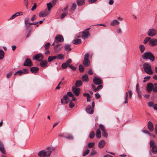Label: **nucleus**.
Listing matches in <instances>:
<instances>
[{
    "instance_id": "1",
    "label": "nucleus",
    "mask_w": 157,
    "mask_h": 157,
    "mask_svg": "<svg viewBox=\"0 0 157 157\" xmlns=\"http://www.w3.org/2000/svg\"><path fill=\"white\" fill-rule=\"evenodd\" d=\"M48 151L41 150L38 153V155L40 157H49L53 149L50 147L48 148Z\"/></svg>"
},
{
    "instance_id": "2",
    "label": "nucleus",
    "mask_w": 157,
    "mask_h": 157,
    "mask_svg": "<svg viewBox=\"0 0 157 157\" xmlns=\"http://www.w3.org/2000/svg\"><path fill=\"white\" fill-rule=\"evenodd\" d=\"M142 58L144 59H149L152 62L154 60L155 57L153 54L150 52H145L142 56Z\"/></svg>"
},
{
    "instance_id": "3",
    "label": "nucleus",
    "mask_w": 157,
    "mask_h": 157,
    "mask_svg": "<svg viewBox=\"0 0 157 157\" xmlns=\"http://www.w3.org/2000/svg\"><path fill=\"white\" fill-rule=\"evenodd\" d=\"M150 145L151 147V151L153 154H156L157 153V146L154 140H151L150 142Z\"/></svg>"
},
{
    "instance_id": "4",
    "label": "nucleus",
    "mask_w": 157,
    "mask_h": 157,
    "mask_svg": "<svg viewBox=\"0 0 157 157\" xmlns=\"http://www.w3.org/2000/svg\"><path fill=\"white\" fill-rule=\"evenodd\" d=\"M89 54L86 53L84 56V59L83 61V64L86 67H88L90 65V62L88 59Z\"/></svg>"
},
{
    "instance_id": "5",
    "label": "nucleus",
    "mask_w": 157,
    "mask_h": 157,
    "mask_svg": "<svg viewBox=\"0 0 157 157\" xmlns=\"http://www.w3.org/2000/svg\"><path fill=\"white\" fill-rule=\"evenodd\" d=\"M104 126L102 124H100L99 126V128L97 129L95 134V136L96 137L98 138H100L101 136V131L103 130Z\"/></svg>"
},
{
    "instance_id": "6",
    "label": "nucleus",
    "mask_w": 157,
    "mask_h": 157,
    "mask_svg": "<svg viewBox=\"0 0 157 157\" xmlns=\"http://www.w3.org/2000/svg\"><path fill=\"white\" fill-rule=\"evenodd\" d=\"M156 30L153 28L149 29L147 32V34L148 36L151 37L154 36L156 35Z\"/></svg>"
},
{
    "instance_id": "7",
    "label": "nucleus",
    "mask_w": 157,
    "mask_h": 157,
    "mask_svg": "<svg viewBox=\"0 0 157 157\" xmlns=\"http://www.w3.org/2000/svg\"><path fill=\"white\" fill-rule=\"evenodd\" d=\"M44 58V56L41 53H38L34 55L33 57V59L37 61H40Z\"/></svg>"
},
{
    "instance_id": "8",
    "label": "nucleus",
    "mask_w": 157,
    "mask_h": 157,
    "mask_svg": "<svg viewBox=\"0 0 157 157\" xmlns=\"http://www.w3.org/2000/svg\"><path fill=\"white\" fill-rule=\"evenodd\" d=\"M33 65L32 61L30 59H26L23 64V65L25 66L31 67Z\"/></svg>"
},
{
    "instance_id": "9",
    "label": "nucleus",
    "mask_w": 157,
    "mask_h": 157,
    "mask_svg": "<svg viewBox=\"0 0 157 157\" xmlns=\"http://www.w3.org/2000/svg\"><path fill=\"white\" fill-rule=\"evenodd\" d=\"M94 83L96 85L102 84L103 83L102 81L100 78L95 77L93 79Z\"/></svg>"
},
{
    "instance_id": "10",
    "label": "nucleus",
    "mask_w": 157,
    "mask_h": 157,
    "mask_svg": "<svg viewBox=\"0 0 157 157\" xmlns=\"http://www.w3.org/2000/svg\"><path fill=\"white\" fill-rule=\"evenodd\" d=\"M72 90L73 93L76 96L79 95L80 92V88H76L75 86H73L72 87Z\"/></svg>"
},
{
    "instance_id": "11",
    "label": "nucleus",
    "mask_w": 157,
    "mask_h": 157,
    "mask_svg": "<svg viewBox=\"0 0 157 157\" xmlns=\"http://www.w3.org/2000/svg\"><path fill=\"white\" fill-rule=\"evenodd\" d=\"M55 40H56L57 43L58 42H63L64 41V39L62 35L58 34L56 36Z\"/></svg>"
},
{
    "instance_id": "12",
    "label": "nucleus",
    "mask_w": 157,
    "mask_h": 157,
    "mask_svg": "<svg viewBox=\"0 0 157 157\" xmlns=\"http://www.w3.org/2000/svg\"><path fill=\"white\" fill-rule=\"evenodd\" d=\"M149 44L152 46L157 45V39L153 38L151 39L149 42Z\"/></svg>"
},
{
    "instance_id": "13",
    "label": "nucleus",
    "mask_w": 157,
    "mask_h": 157,
    "mask_svg": "<svg viewBox=\"0 0 157 157\" xmlns=\"http://www.w3.org/2000/svg\"><path fill=\"white\" fill-rule=\"evenodd\" d=\"M49 13V12L47 11H43L40 12L38 14L39 16L40 17H43L47 16Z\"/></svg>"
},
{
    "instance_id": "14",
    "label": "nucleus",
    "mask_w": 157,
    "mask_h": 157,
    "mask_svg": "<svg viewBox=\"0 0 157 157\" xmlns=\"http://www.w3.org/2000/svg\"><path fill=\"white\" fill-rule=\"evenodd\" d=\"M90 34L88 32L86 31V30H84L82 32V39H85L90 35Z\"/></svg>"
},
{
    "instance_id": "15",
    "label": "nucleus",
    "mask_w": 157,
    "mask_h": 157,
    "mask_svg": "<svg viewBox=\"0 0 157 157\" xmlns=\"http://www.w3.org/2000/svg\"><path fill=\"white\" fill-rule=\"evenodd\" d=\"M153 85L151 83H148L147 85V90L148 92H150L153 90Z\"/></svg>"
},
{
    "instance_id": "16",
    "label": "nucleus",
    "mask_w": 157,
    "mask_h": 157,
    "mask_svg": "<svg viewBox=\"0 0 157 157\" xmlns=\"http://www.w3.org/2000/svg\"><path fill=\"white\" fill-rule=\"evenodd\" d=\"M86 112L90 114H92L94 113V109L90 106H88L86 109Z\"/></svg>"
},
{
    "instance_id": "17",
    "label": "nucleus",
    "mask_w": 157,
    "mask_h": 157,
    "mask_svg": "<svg viewBox=\"0 0 157 157\" xmlns=\"http://www.w3.org/2000/svg\"><path fill=\"white\" fill-rule=\"evenodd\" d=\"M40 65L41 67L44 68L47 66L48 62L47 60H42L40 61Z\"/></svg>"
},
{
    "instance_id": "18",
    "label": "nucleus",
    "mask_w": 157,
    "mask_h": 157,
    "mask_svg": "<svg viewBox=\"0 0 157 157\" xmlns=\"http://www.w3.org/2000/svg\"><path fill=\"white\" fill-rule=\"evenodd\" d=\"M149 130L151 132H152L154 130L153 126L152 123L151 121H149L147 125Z\"/></svg>"
},
{
    "instance_id": "19",
    "label": "nucleus",
    "mask_w": 157,
    "mask_h": 157,
    "mask_svg": "<svg viewBox=\"0 0 157 157\" xmlns=\"http://www.w3.org/2000/svg\"><path fill=\"white\" fill-rule=\"evenodd\" d=\"M0 151L3 154L5 153V150L2 142L0 141Z\"/></svg>"
},
{
    "instance_id": "20",
    "label": "nucleus",
    "mask_w": 157,
    "mask_h": 157,
    "mask_svg": "<svg viewBox=\"0 0 157 157\" xmlns=\"http://www.w3.org/2000/svg\"><path fill=\"white\" fill-rule=\"evenodd\" d=\"M105 144V142L104 140H101L98 143V146L100 148L104 147Z\"/></svg>"
},
{
    "instance_id": "21",
    "label": "nucleus",
    "mask_w": 157,
    "mask_h": 157,
    "mask_svg": "<svg viewBox=\"0 0 157 157\" xmlns=\"http://www.w3.org/2000/svg\"><path fill=\"white\" fill-rule=\"evenodd\" d=\"M39 69L37 67H32L30 69V71L33 73H36L38 71Z\"/></svg>"
},
{
    "instance_id": "22",
    "label": "nucleus",
    "mask_w": 157,
    "mask_h": 157,
    "mask_svg": "<svg viewBox=\"0 0 157 157\" xmlns=\"http://www.w3.org/2000/svg\"><path fill=\"white\" fill-rule=\"evenodd\" d=\"M81 42V40L80 39L75 38L72 41L73 44H78Z\"/></svg>"
},
{
    "instance_id": "23",
    "label": "nucleus",
    "mask_w": 157,
    "mask_h": 157,
    "mask_svg": "<svg viewBox=\"0 0 157 157\" xmlns=\"http://www.w3.org/2000/svg\"><path fill=\"white\" fill-rule=\"evenodd\" d=\"M76 3L78 6H81L84 4L85 2L84 0H77Z\"/></svg>"
},
{
    "instance_id": "24",
    "label": "nucleus",
    "mask_w": 157,
    "mask_h": 157,
    "mask_svg": "<svg viewBox=\"0 0 157 157\" xmlns=\"http://www.w3.org/2000/svg\"><path fill=\"white\" fill-rule=\"evenodd\" d=\"M63 98L64 100L65 101V103L66 104H67L69 102L71 101V99L68 97L67 95L64 96Z\"/></svg>"
},
{
    "instance_id": "25",
    "label": "nucleus",
    "mask_w": 157,
    "mask_h": 157,
    "mask_svg": "<svg viewBox=\"0 0 157 157\" xmlns=\"http://www.w3.org/2000/svg\"><path fill=\"white\" fill-rule=\"evenodd\" d=\"M144 71L149 75H151L153 73L151 68H147L144 69Z\"/></svg>"
},
{
    "instance_id": "26",
    "label": "nucleus",
    "mask_w": 157,
    "mask_h": 157,
    "mask_svg": "<svg viewBox=\"0 0 157 157\" xmlns=\"http://www.w3.org/2000/svg\"><path fill=\"white\" fill-rule=\"evenodd\" d=\"M120 22L117 20H114L111 21L110 23V25L112 26H115L116 25H118L119 24Z\"/></svg>"
},
{
    "instance_id": "27",
    "label": "nucleus",
    "mask_w": 157,
    "mask_h": 157,
    "mask_svg": "<svg viewBox=\"0 0 157 157\" xmlns=\"http://www.w3.org/2000/svg\"><path fill=\"white\" fill-rule=\"evenodd\" d=\"M82 79L84 82H88L89 79L88 75L87 74L84 75L82 77Z\"/></svg>"
},
{
    "instance_id": "28",
    "label": "nucleus",
    "mask_w": 157,
    "mask_h": 157,
    "mask_svg": "<svg viewBox=\"0 0 157 157\" xmlns=\"http://www.w3.org/2000/svg\"><path fill=\"white\" fill-rule=\"evenodd\" d=\"M143 66L144 69H145V68H151L150 64L147 63H145L143 64Z\"/></svg>"
},
{
    "instance_id": "29",
    "label": "nucleus",
    "mask_w": 157,
    "mask_h": 157,
    "mask_svg": "<svg viewBox=\"0 0 157 157\" xmlns=\"http://www.w3.org/2000/svg\"><path fill=\"white\" fill-rule=\"evenodd\" d=\"M64 50L66 51H67L68 52L71 50V45L70 44H66L64 46Z\"/></svg>"
},
{
    "instance_id": "30",
    "label": "nucleus",
    "mask_w": 157,
    "mask_h": 157,
    "mask_svg": "<svg viewBox=\"0 0 157 157\" xmlns=\"http://www.w3.org/2000/svg\"><path fill=\"white\" fill-rule=\"evenodd\" d=\"M82 85V82L81 80H78L76 81L75 86L77 87L80 86Z\"/></svg>"
},
{
    "instance_id": "31",
    "label": "nucleus",
    "mask_w": 157,
    "mask_h": 157,
    "mask_svg": "<svg viewBox=\"0 0 157 157\" xmlns=\"http://www.w3.org/2000/svg\"><path fill=\"white\" fill-rule=\"evenodd\" d=\"M56 59H62L64 58V55L61 54H58L56 56Z\"/></svg>"
},
{
    "instance_id": "32",
    "label": "nucleus",
    "mask_w": 157,
    "mask_h": 157,
    "mask_svg": "<svg viewBox=\"0 0 157 157\" xmlns=\"http://www.w3.org/2000/svg\"><path fill=\"white\" fill-rule=\"evenodd\" d=\"M56 59V56H49L48 58V61L49 62L54 60Z\"/></svg>"
},
{
    "instance_id": "33",
    "label": "nucleus",
    "mask_w": 157,
    "mask_h": 157,
    "mask_svg": "<svg viewBox=\"0 0 157 157\" xmlns=\"http://www.w3.org/2000/svg\"><path fill=\"white\" fill-rule=\"evenodd\" d=\"M60 45L59 44L56 45L54 47L55 51L56 52L58 51H60L61 48L60 47Z\"/></svg>"
},
{
    "instance_id": "34",
    "label": "nucleus",
    "mask_w": 157,
    "mask_h": 157,
    "mask_svg": "<svg viewBox=\"0 0 157 157\" xmlns=\"http://www.w3.org/2000/svg\"><path fill=\"white\" fill-rule=\"evenodd\" d=\"M95 136V133L94 131H91L90 133L89 137L90 139L94 138Z\"/></svg>"
},
{
    "instance_id": "35",
    "label": "nucleus",
    "mask_w": 157,
    "mask_h": 157,
    "mask_svg": "<svg viewBox=\"0 0 157 157\" xmlns=\"http://www.w3.org/2000/svg\"><path fill=\"white\" fill-rule=\"evenodd\" d=\"M101 131H102V136L106 138L108 136V134L107 132L105 131V128L104 127L103 130H101Z\"/></svg>"
},
{
    "instance_id": "36",
    "label": "nucleus",
    "mask_w": 157,
    "mask_h": 157,
    "mask_svg": "<svg viewBox=\"0 0 157 157\" xmlns=\"http://www.w3.org/2000/svg\"><path fill=\"white\" fill-rule=\"evenodd\" d=\"M4 56V51L2 50H0V59H2Z\"/></svg>"
},
{
    "instance_id": "37",
    "label": "nucleus",
    "mask_w": 157,
    "mask_h": 157,
    "mask_svg": "<svg viewBox=\"0 0 157 157\" xmlns=\"http://www.w3.org/2000/svg\"><path fill=\"white\" fill-rule=\"evenodd\" d=\"M102 88L103 86L101 84H99L97 88L94 89V92H96L102 89Z\"/></svg>"
},
{
    "instance_id": "38",
    "label": "nucleus",
    "mask_w": 157,
    "mask_h": 157,
    "mask_svg": "<svg viewBox=\"0 0 157 157\" xmlns=\"http://www.w3.org/2000/svg\"><path fill=\"white\" fill-rule=\"evenodd\" d=\"M139 48L141 52L142 53L144 52L145 49L144 46L143 45H140L139 46Z\"/></svg>"
},
{
    "instance_id": "39",
    "label": "nucleus",
    "mask_w": 157,
    "mask_h": 157,
    "mask_svg": "<svg viewBox=\"0 0 157 157\" xmlns=\"http://www.w3.org/2000/svg\"><path fill=\"white\" fill-rule=\"evenodd\" d=\"M29 20V18L28 17L25 18L24 19V23L25 25V26L27 29H28V27L27 26V25L28 24V21Z\"/></svg>"
},
{
    "instance_id": "40",
    "label": "nucleus",
    "mask_w": 157,
    "mask_h": 157,
    "mask_svg": "<svg viewBox=\"0 0 157 157\" xmlns=\"http://www.w3.org/2000/svg\"><path fill=\"white\" fill-rule=\"evenodd\" d=\"M90 150L89 149L85 150L83 152L82 156H84L88 154L90 152Z\"/></svg>"
},
{
    "instance_id": "41",
    "label": "nucleus",
    "mask_w": 157,
    "mask_h": 157,
    "mask_svg": "<svg viewBox=\"0 0 157 157\" xmlns=\"http://www.w3.org/2000/svg\"><path fill=\"white\" fill-rule=\"evenodd\" d=\"M153 91L154 92H157V84L156 83L153 84Z\"/></svg>"
},
{
    "instance_id": "42",
    "label": "nucleus",
    "mask_w": 157,
    "mask_h": 157,
    "mask_svg": "<svg viewBox=\"0 0 157 157\" xmlns=\"http://www.w3.org/2000/svg\"><path fill=\"white\" fill-rule=\"evenodd\" d=\"M47 4L48 8V10L49 11L51 10L53 6L52 4L51 3V2L48 3H47Z\"/></svg>"
},
{
    "instance_id": "43",
    "label": "nucleus",
    "mask_w": 157,
    "mask_h": 157,
    "mask_svg": "<svg viewBox=\"0 0 157 157\" xmlns=\"http://www.w3.org/2000/svg\"><path fill=\"white\" fill-rule=\"evenodd\" d=\"M79 69L80 72H82L84 71V67L83 65L80 64L79 67Z\"/></svg>"
},
{
    "instance_id": "44",
    "label": "nucleus",
    "mask_w": 157,
    "mask_h": 157,
    "mask_svg": "<svg viewBox=\"0 0 157 157\" xmlns=\"http://www.w3.org/2000/svg\"><path fill=\"white\" fill-rule=\"evenodd\" d=\"M23 74V72L22 71V70H20L17 71L16 72H15L14 74V75H17L19 76Z\"/></svg>"
},
{
    "instance_id": "45",
    "label": "nucleus",
    "mask_w": 157,
    "mask_h": 157,
    "mask_svg": "<svg viewBox=\"0 0 157 157\" xmlns=\"http://www.w3.org/2000/svg\"><path fill=\"white\" fill-rule=\"evenodd\" d=\"M151 39V38L150 37H146L144 41V44H147L148 42H149V41Z\"/></svg>"
},
{
    "instance_id": "46",
    "label": "nucleus",
    "mask_w": 157,
    "mask_h": 157,
    "mask_svg": "<svg viewBox=\"0 0 157 157\" xmlns=\"http://www.w3.org/2000/svg\"><path fill=\"white\" fill-rule=\"evenodd\" d=\"M76 7H77V5L75 3H73L72 5L71 10V11H74L76 8Z\"/></svg>"
},
{
    "instance_id": "47",
    "label": "nucleus",
    "mask_w": 157,
    "mask_h": 157,
    "mask_svg": "<svg viewBox=\"0 0 157 157\" xmlns=\"http://www.w3.org/2000/svg\"><path fill=\"white\" fill-rule=\"evenodd\" d=\"M151 77L150 76H146L144 77L143 82H146L148 81L150 78Z\"/></svg>"
},
{
    "instance_id": "48",
    "label": "nucleus",
    "mask_w": 157,
    "mask_h": 157,
    "mask_svg": "<svg viewBox=\"0 0 157 157\" xmlns=\"http://www.w3.org/2000/svg\"><path fill=\"white\" fill-rule=\"evenodd\" d=\"M69 66L66 63H64L62 64L61 67L63 69H65Z\"/></svg>"
},
{
    "instance_id": "49",
    "label": "nucleus",
    "mask_w": 157,
    "mask_h": 157,
    "mask_svg": "<svg viewBox=\"0 0 157 157\" xmlns=\"http://www.w3.org/2000/svg\"><path fill=\"white\" fill-rule=\"evenodd\" d=\"M65 138L68 139L72 140L73 138V137L71 135H68L67 136H65Z\"/></svg>"
},
{
    "instance_id": "50",
    "label": "nucleus",
    "mask_w": 157,
    "mask_h": 157,
    "mask_svg": "<svg viewBox=\"0 0 157 157\" xmlns=\"http://www.w3.org/2000/svg\"><path fill=\"white\" fill-rule=\"evenodd\" d=\"M50 44L48 42L47 43L44 45V48L45 50H47L49 47L50 46Z\"/></svg>"
},
{
    "instance_id": "51",
    "label": "nucleus",
    "mask_w": 157,
    "mask_h": 157,
    "mask_svg": "<svg viewBox=\"0 0 157 157\" xmlns=\"http://www.w3.org/2000/svg\"><path fill=\"white\" fill-rule=\"evenodd\" d=\"M94 145H95L94 143V142L90 143L88 144V146L89 147L92 148L94 146Z\"/></svg>"
},
{
    "instance_id": "52",
    "label": "nucleus",
    "mask_w": 157,
    "mask_h": 157,
    "mask_svg": "<svg viewBox=\"0 0 157 157\" xmlns=\"http://www.w3.org/2000/svg\"><path fill=\"white\" fill-rule=\"evenodd\" d=\"M24 3L27 9H28V0H24Z\"/></svg>"
},
{
    "instance_id": "53",
    "label": "nucleus",
    "mask_w": 157,
    "mask_h": 157,
    "mask_svg": "<svg viewBox=\"0 0 157 157\" xmlns=\"http://www.w3.org/2000/svg\"><path fill=\"white\" fill-rule=\"evenodd\" d=\"M136 90L137 91V94H139L141 93V92L140 91V89L139 88V84H137L136 85Z\"/></svg>"
},
{
    "instance_id": "54",
    "label": "nucleus",
    "mask_w": 157,
    "mask_h": 157,
    "mask_svg": "<svg viewBox=\"0 0 157 157\" xmlns=\"http://www.w3.org/2000/svg\"><path fill=\"white\" fill-rule=\"evenodd\" d=\"M69 67L73 71H75L76 70V68L75 66H72L71 65H69Z\"/></svg>"
},
{
    "instance_id": "55",
    "label": "nucleus",
    "mask_w": 157,
    "mask_h": 157,
    "mask_svg": "<svg viewBox=\"0 0 157 157\" xmlns=\"http://www.w3.org/2000/svg\"><path fill=\"white\" fill-rule=\"evenodd\" d=\"M128 93L129 94V97L130 98H131L132 96V91L130 90H128Z\"/></svg>"
},
{
    "instance_id": "56",
    "label": "nucleus",
    "mask_w": 157,
    "mask_h": 157,
    "mask_svg": "<svg viewBox=\"0 0 157 157\" xmlns=\"http://www.w3.org/2000/svg\"><path fill=\"white\" fill-rule=\"evenodd\" d=\"M67 94L68 96L70 97H72L74 96V95L71 92H67Z\"/></svg>"
},
{
    "instance_id": "57",
    "label": "nucleus",
    "mask_w": 157,
    "mask_h": 157,
    "mask_svg": "<svg viewBox=\"0 0 157 157\" xmlns=\"http://www.w3.org/2000/svg\"><path fill=\"white\" fill-rule=\"evenodd\" d=\"M75 106V105L74 103H72V102L70 101L69 104V107L71 108H72Z\"/></svg>"
},
{
    "instance_id": "58",
    "label": "nucleus",
    "mask_w": 157,
    "mask_h": 157,
    "mask_svg": "<svg viewBox=\"0 0 157 157\" xmlns=\"http://www.w3.org/2000/svg\"><path fill=\"white\" fill-rule=\"evenodd\" d=\"M97 152L94 150H92L90 153L91 156H93L96 154Z\"/></svg>"
},
{
    "instance_id": "59",
    "label": "nucleus",
    "mask_w": 157,
    "mask_h": 157,
    "mask_svg": "<svg viewBox=\"0 0 157 157\" xmlns=\"http://www.w3.org/2000/svg\"><path fill=\"white\" fill-rule=\"evenodd\" d=\"M149 106L150 107H153L154 105V103L153 101L149 102L148 103Z\"/></svg>"
},
{
    "instance_id": "60",
    "label": "nucleus",
    "mask_w": 157,
    "mask_h": 157,
    "mask_svg": "<svg viewBox=\"0 0 157 157\" xmlns=\"http://www.w3.org/2000/svg\"><path fill=\"white\" fill-rule=\"evenodd\" d=\"M17 16V13H16L15 14H14L11 17H10V19H13L15 18Z\"/></svg>"
},
{
    "instance_id": "61",
    "label": "nucleus",
    "mask_w": 157,
    "mask_h": 157,
    "mask_svg": "<svg viewBox=\"0 0 157 157\" xmlns=\"http://www.w3.org/2000/svg\"><path fill=\"white\" fill-rule=\"evenodd\" d=\"M95 97L96 99H98L100 98V95L99 94L97 93L95 94Z\"/></svg>"
},
{
    "instance_id": "62",
    "label": "nucleus",
    "mask_w": 157,
    "mask_h": 157,
    "mask_svg": "<svg viewBox=\"0 0 157 157\" xmlns=\"http://www.w3.org/2000/svg\"><path fill=\"white\" fill-rule=\"evenodd\" d=\"M57 1V0H52L50 2H51V3L54 6L56 4Z\"/></svg>"
},
{
    "instance_id": "63",
    "label": "nucleus",
    "mask_w": 157,
    "mask_h": 157,
    "mask_svg": "<svg viewBox=\"0 0 157 157\" xmlns=\"http://www.w3.org/2000/svg\"><path fill=\"white\" fill-rule=\"evenodd\" d=\"M88 73L89 75H92L93 74V73L91 69H89V71L88 72Z\"/></svg>"
},
{
    "instance_id": "64",
    "label": "nucleus",
    "mask_w": 157,
    "mask_h": 157,
    "mask_svg": "<svg viewBox=\"0 0 157 157\" xmlns=\"http://www.w3.org/2000/svg\"><path fill=\"white\" fill-rule=\"evenodd\" d=\"M72 60L71 59H69L66 62H65L68 65L70 63H71Z\"/></svg>"
}]
</instances>
